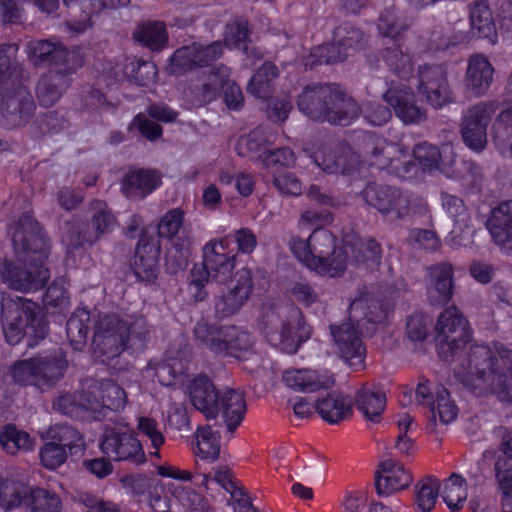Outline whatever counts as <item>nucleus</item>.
Instances as JSON below:
<instances>
[{"label": "nucleus", "mask_w": 512, "mask_h": 512, "mask_svg": "<svg viewBox=\"0 0 512 512\" xmlns=\"http://www.w3.org/2000/svg\"><path fill=\"white\" fill-rule=\"evenodd\" d=\"M493 73L494 68L486 57L472 55L465 76L466 88L477 97L484 95L492 84Z\"/></svg>", "instance_id": "nucleus-35"}, {"label": "nucleus", "mask_w": 512, "mask_h": 512, "mask_svg": "<svg viewBox=\"0 0 512 512\" xmlns=\"http://www.w3.org/2000/svg\"><path fill=\"white\" fill-rule=\"evenodd\" d=\"M453 371L476 396L494 394L501 401L512 402V349L502 344L496 345L495 350L487 345H472Z\"/></svg>", "instance_id": "nucleus-2"}, {"label": "nucleus", "mask_w": 512, "mask_h": 512, "mask_svg": "<svg viewBox=\"0 0 512 512\" xmlns=\"http://www.w3.org/2000/svg\"><path fill=\"white\" fill-rule=\"evenodd\" d=\"M336 352L352 369L359 370L363 367L366 348L360 338L359 331L351 322L340 325H330Z\"/></svg>", "instance_id": "nucleus-23"}, {"label": "nucleus", "mask_w": 512, "mask_h": 512, "mask_svg": "<svg viewBox=\"0 0 512 512\" xmlns=\"http://www.w3.org/2000/svg\"><path fill=\"white\" fill-rule=\"evenodd\" d=\"M194 335L214 354L239 357V352L248 349L247 334L235 326H220L199 321L194 328Z\"/></svg>", "instance_id": "nucleus-14"}, {"label": "nucleus", "mask_w": 512, "mask_h": 512, "mask_svg": "<svg viewBox=\"0 0 512 512\" xmlns=\"http://www.w3.org/2000/svg\"><path fill=\"white\" fill-rule=\"evenodd\" d=\"M1 323L6 342L10 345H16L26 337L27 346L34 347L49 332V322L41 307L13 294L2 295Z\"/></svg>", "instance_id": "nucleus-5"}, {"label": "nucleus", "mask_w": 512, "mask_h": 512, "mask_svg": "<svg viewBox=\"0 0 512 512\" xmlns=\"http://www.w3.org/2000/svg\"><path fill=\"white\" fill-rule=\"evenodd\" d=\"M412 480L411 473L403 465L393 459L384 460L375 474L376 493L380 497H388L406 489Z\"/></svg>", "instance_id": "nucleus-31"}, {"label": "nucleus", "mask_w": 512, "mask_h": 512, "mask_svg": "<svg viewBox=\"0 0 512 512\" xmlns=\"http://www.w3.org/2000/svg\"><path fill=\"white\" fill-rule=\"evenodd\" d=\"M442 154L443 148L440 150L437 146L427 142L419 143L413 149L414 158L422 169L429 173L437 170Z\"/></svg>", "instance_id": "nucleus-59"}, {"label": "nucleus", "mask_w": 512, "mask_h": 512, "mask_svg": "<svg viewBox=\"0 0 512 512\" xmlns=\"http://www.w3.org/2000/svg\"><path fill=\"white\" fill-rule=\"evenodd\" d=\"M436 399L431 402L428 416V429L431 432L437 430V417L443 425H448L456 420L458 408L454 401L450 399L449 391L442 385L435 387Z\"/></svg>", "instance_id": "nucleus-36"}, {"label": "nucleus", "mask_w": 512, "mask_h": 512, "mask_svg": "<svg viewBox=\"0 0 512 512\" xmlns=\"http://www.w3.org/2000/svg\"><path fill=\"white\" fill-rule=\"evenodd\" d=\"M355 403L366 420L379 423L386 406V395L379 388L363 387L357 392Z\"/></svg>", "instance_id": "nucleus-41"}, {"label": "nucleus", "mask_w": 512, "mask_h": 512, "mask_svg": "<svg viewBox=\"0 0 512 512\" xmlns=\"http://www.w3.org/2000/svg\"><path fill=\"white\" fill-rule=\"evenodd\" d=\"M362 195L366 204L391 220H403L410 214V195L395 186L368 184Z\"/></svg>", "instance_id": "nucleus-19"}, {"label": "nucleus", "mask_w": 512, "mask_h": 512, "mask_svg": "<svg viewBox=\"0 0 512 512\" xmlns=\"http://www.w3.org/2000/svg\"><path fill=\"white\" fill-rule=\"evenodd\" d=\"M70 454L52 440L45 442L39 451L41 465L48 470H56L62 466Z\"/></svg>", "instance_id": "nucleus-60"}, {"label": "nucleus", "mask_w": 512, "mask_h": 512, "mask_svg": "<svg viewBox=\"0 0 512 512\" xmlns=\"http://www.w3.org/2000/svg\"><path fill=\"white\" fill-rule=\"evenodd\" d=\"M90 208L92 210L90 219L92 231L83 230L79 223L72 224L66 235L67 253L81 250L85 245H92L101 236L114 231L117 217L105 201L95 199L91 202Z\"/></svg>", "instance_id": "nucleus-13"}, {"label": "nucleus", "mask_w": 512, "mask_h": 512, "mask_svg": "<svg viewBox=\"0 0 512 512\" xmlns=\"http://www.w3.org/2000/svg\"><path fill=\"white\" fill-rule=\"evenodd\" d=\"M440 199L443 209L446 211L448 216L453 219L455 225L450 232L449 241L451 242V245L453 247L464 245L463 238L460 234L463 232L470 234L472 232L470 225L471 218L466 205L458 196L444 191L440 193Z\"/></svg>", "instance_id": "nucleus-34"}, {"label": "nucleus", "mask_w": 512, "mask_h": 512, "mask_svg": "<svg viewBox=\"0 0 512 512\" xmlns=\"http://www.w3.org/2000/svg\"><path fill=\"white\" fill-rule=\"evenodd\" d=\"M416 505L422 512H430L436 503L440 484L433 476L425 477L416 485Z\"/></svg>", "instance_id": "nucleus-56"}, {"label": "nucleus", "mask_w": 512, "mask_h": 512, "mask_svg": "<svg viewBox=\"0 0 512 512\" xmlns=\"http://www.w3.org/2000/svg\"><path fill=\"white\" fill-rule=\"evenodd\" d=\"M26 509L30 512H60L62 501L56 492L43 487L32 486Z\"/></svg>", "instance_id": "nucleus-50"}, {"label": "nucleus", "mask_w": 512, "mask_h": 512, "mask_svg": "<svg viewBox=\"0 0 512 512\" xmlns=\"http://www.w3.org/2000/svg\"><path fill=\"white\" fill-rule=\"evenodd\" d=\"M282 380L288 388L303 393L329 389L335 383L333 374L327 370L320 371L309 368L285 370Z\"/></svg>", "instance_id": "nucleus-30"}, {"label": "nucleus", "mask_w": 512, "mask_h": 512, "mask_svg": "<svg viewBox=\"0 0 512 512\" xmlns=\"http://www.w3.org/2000/svg\"><path fill=\"white\" fill-rule=\"evenodd\" d=\"M69 292L62 279L54 280L46 289L42 302L46 308H64L69 304Z\"/></svg>", "instance_id": "nucleus-63"}, {"label": "nucleus", "mask_w": 512, "mask_h": 512, "mask_svg": "<svg viewBox=\"0 0 512 512\" xmlns=\"http://www.w3.org/2000/svg\"><path fill=\"white\" fill-rule=\"evenodd\" d=\"M222 55L223 44L220 40L207 45L194 42L174 51L169 58V71L173 75H185L199 68L211 66Z\"/></svg>", "instance_id": "nucleus-20"}, {"label": "nucleus", "mask_w": 512, "mask_h": 512, "mask_svg": "<svg viewBox=\"0 0 512 512\" xmlns=\"http://www.w3.org/2000/svg\"><path fill=\"white\" fill-rule=\"evenodd\" d=\"M486 227L502 250L512 251V200L502 201L491 210Z\"/></svg>", "instance_id": "nucleus-32"}, {"label": "nucleus", "mask_w": 512, "mask_h": 512, "mask_svg": "<svg viewBox=\"0 0 512 512\" xmlns=\"http://www.w3.org/2000/svg\"><path fill=\"white\" fill-rule=\"evenodd\" d=\"M454 269L449 262H440L427 267L426 288L431 305L444 306L454 294Z\"/></svg>", "instance_id": "nucleus-27"}, {"label": "nucleus", "mask_w": 512, "mask_h": 512, "mask_svg": "<svg viewBox=\"0 0 512 512\" xmlns=\"http://www.w3.org/2000/svg\"><path fill=\"white\" fill-rule=\"evenodd\" d=\"M258 99H261L258 108L264 112L268 120L275 124L283 123L293 108L291 99L284 94L280 96H270L269 93L260 94Z\"/></svg>", "instance_id": "nucleus-48"}, {"label": "nucleus", "mask_w": 512, "mask_h": 512, "mask_svg": "<svg viewBox=\"0 0 512 512\" xmlns=\"http://www.w3.org/2000/svg\"><path fill=\"white\" fill-rule=\"evenodd\" d=\"M34 443L35 439L29 433L19 430L14 424L5 425L0 432V444L3 450L11 455L19 451H31Z\"/></svg>", "instance_id": "nucleus-49"}, {"label": "nucleus", "mask_w": 512, "mask_h": 512, "mask_svg": "<svg viewBox=\"0 0 512 512\" xmlns=\"http://www.w3.org/2000/svg\"><path fill=\"white\" fill-rule=\"evenodd\" d=\"M30 488L13 477L0 478V508L5 512L26 508Z\"/></svg>", "instance_id": "nucleus-39"}, {"label": "nucleus", "mask_w": 512, "mask_h": 512, "mask_svg": "<svg viewBox=\"0 0 512 512\" xmlns=\"http://www.w3.org/2000/svg\"><path fill=\"white\" fill-rule=\"evenodd\" d=\"M361 153L364 161L379 170L387 171L396 157L403 155L405 147L376 134L367 133L362 137Z\"/></svg>", "instance_id": "nucleus-26"}, {"label": "nucleus", "mask_w": 512, "mask_h": 512, "mask_svg": "<svg viewBox=\"0 0 512 512\" xmlns=\"http://www.w3.org/2000/svg\"><path fill=\"white\" fill-rule=\"evenodd\" d=\"M379 32L386 36L394 38L407 28L398 11L394 8L386 9L378 19Z\"/></svg>", "instance_id": "nucleus-62"}, {"label": "nucleus", "mask_w": 512, "mask_h": 512, "mask_svg": "<svg viewBox=\"0 0 512 512\" xmlns=\"http://www.w3.org/2000/svg\"><path fill=\"white\" fill-rule=\"evenodd\" d=\"M157 76L156 65L152 62L138 59L131 63L129 81L138 86L148 87Z\"/></svg>", "instance_id": "nucleus-61"}, {"label": "nucleus", "mask_w": 512, "mask_h": 512, "mask_svg": "<svg viewBox=\"0 0 512 512\" xmlns=\"http://www.w3.org/2000/svg\"><path fill=\"white\" fill-rule=\"evenodd\" d=\"M497 100L476 103L463 112L460 133L464 144L472 151L482 152L487 146V127L499 109Z\"/></svg>", "instance_id": "nucleus-15"}, {"label": "nucleus", "mask_w": 512, "mask_h": 512, "mask_svg": "<svg viewBox=\"0 0 512 512\" xmlns=\"http://www.w3.org/2000/svg\"><path fill=\"white\" fill-rule=\"evenodd\" d=\"M230 69L226 65L215 66L211 70L210 81L204 84L207 92L223 93V101L229 110L239 111L244 105V95L238 84L229 80Z\"/></svg>", "instance_id": "nucleus-33"}, {"label": "nucleus", "mask_w": 512, "mask_h": 512, "mask_svg": "<svg viewBox=\"0 0 512 512\" xmlns=\"http://www.w3.org/2000/svg\"><path fill=\"white\" fill-rule=\"evenodd\" d=\"M99 446L100 450L114 461H125L136 466L146 462L138 435L128 428L105 427Z\"/></svg>", "instance_id": "nucleus-17"}, {"label": "nucleus", "mask_w": 512, "mask_h": 512, "mask_svg": "<svg viewBox=\"0 0 512 512\" xmlns=\"http://www.w3.org/2000/svg\"><path fill=\"white\" fill-rule=\"evenodd\" d=\"M315 409L323 420L336 424L352 415V400L341 393H330L317 401Z\"/></svg>", "instance_id": "nucleus-37"}, {"label": "nucleus", "mask_w": 512, "mask_h": 512, "mask_svg": "<svg viewBox=\"0 0 512 512\" xmlns=\"http://www.w3.org/2000/svg\"><path fill=\"white\" fill-rule=\"evenodd\" d=\"M311 269L321 275L340 276L346 269L345 242L336 246V237L327 229L315 228L310 234Z\"/></svg>", "instance_id": "nucleus-12"}, {"label": "nucleus", "mask_w": 512, "mask_h": 512, "mask_svg": "<svg viewBox=\"0 0 512 512\" xmlns=\"http://www.w3.org/2000/svg\"><path fill=\"white\" fill-rule=\"evenodd\" d=\"M134 38L151 51H160L168 44V32L161 21H151L138 26Z\"/></svg>", "instance_id": "nucleus-46"}, {"label": "nucleus", "mask_w": 512, "mask_h": 512, "mask_svg": "<svg viewBox=\"0 0 512 512\" xmlns=\"http://www.w3.org/2000/svg\"><path fill=\"white\" fill-rule=\"evenodd\" d=\"M162 185V175L156 169L133 168L121 180V192L128 198L144 199Z\"/></svg>", "instance_id": "nucleus-29"}, {"label": "nucleus", "mask_w": 512, "mask_h": 512, "mask_svg": "<svg viewBox=\"0 0 512 512\" xmlns=\"http://www.w3.org/2000/svg\"><path fill=\"white\" fill-rule=\"evenodd\" d=\"M91 419H110L111 412L124 409L127 397L124 389L111 379L92 380L86 386Z\"/></svg>", "instance_id": "nucleus-18"}, {"label": "nucleus", "mask_w": 512, "mask_h": 512, "mask_svg": "<svg viewBox=\"0 0 512 512\" xmlns=\"http://www.w3.org/2000/svg\"><path fill=\"white\" fill-rule=\"evenodd\" d=\"M470 32L473 37L492 38L496 27L487 0L475 1L470 5Z\"/></svg>", "instance_id": "nucleus-45"}, {"label": "nucleus", "mask_w": 512, "mask_h": 512, "mask_svg": "<svg viewBox=\"0 0 512 512\" xmlns=\"http://www.w3.org/2000/svg\"><path fill=\"white\" fill-rule=\"evenodd\" d=\"M418 92L434 108L453 103L455 95L452 91L446 69L441 65H423L418 70Z\"/></svg>", "instance_id": "nucleus-22"}, {"label": "nucleus", "mask_w": 512, "mask_h": 512, "mask_svg": "<svg viewBox=\"0 0 512 512\" xmlns=\"http://www.w3.org/2000/svg\"><path fill=\"white\" fill-rule=\"evenodd\" d=\"M12 245L22 265L9 260L0 262V277L11 289L35 292L42 289L50 279V270L45 266L50 254V240L33 212L22 213L8 226Z\"/></svg>", "instance_id": "nucleus-1"}, {"label": "nucleus", "mask_w": 512, "mask_h": 512, "mask_svg": "<svg viewBox=\"0 0 512 512\" xmlns=\"http://www.w3.org/2000/svg\"><path fill=\"white\" fill-rule=\"evenodd\" d=\"M27 58L34 67L73 74L79 65L70 64V51L58 40H33L27 44Z\"/></svg>", "instance_id": "nucleus-21"}, {"label": "nucleus", "mask_w": 512, "mask_h": 512, "mask_svg": "<svg viewBox=\"0 0 512 512\" xmlns=\"http://www.w3.org/2000/svg\"><path fill=\"white\" fill-rule=\"evenodd\" d=\"M67 367L63 355H39L17 360L10 366L9 373L19 386L51 387L63 377Z\"/></svg>", "instance_id": "nucleus-10"}, {"label": "nucleus", "mask_w": 512, "mask_h": 512, "mask_svg": "<svg viewBox=\"0 0 512 512\" xmlns=\"http://www.w3.org/2000/svg\"><path fill=\"white\" fill-rule=\"evenodd\" d=\"M301 113L314 121L347 126L357 119L361 110L356 101L337 84H311L297 98Z\"/></svg>", "instance_id": "nucleus-4"}, {"label": "nucleus", "mask_w": 512, "mask_h": 512, "mask_svg": "<svg viewBox=\"0 0 512 512\" xmlns=\"http://www.w3.org/2000/svg\"><path fill=\"white\" fill-rule=\"evenodd\" d=\"M295 327L296 325L290 321L283 323L280 331L267 330V326L265 325L264 329L266 330L265 335L268 343L284 353H296L300 344L305 340L297 338Z\"/></svg>", "instance_id": "nucleus-53"}, {"label": "nucleus", "mask_w": 512, "mask_h": 512, "mask_svg": "<svg viewBox=\"0 0 512 512\" xmlns=\"http://www.w3.org/2000/svg\"><path fill=\"white\" fill-rule=\"evenodd\" d=\"M48 439L60 445L70 456H81L85 449L83 435L76 428L67 424H55L47 431Z\"/></svg>", "instance_id": "nucleus-43"}, {"label": "nucleus", "mask_w": 512, "mask_h": 512, "mask_svg": "<svg viewBox=\"0 0 512 512\" xmlns=\"http://www.w3.org/2000/svg\"><path fill=\"white\" fill-rule=\"evenodd\" d=\"M314 163L329 174L345 173L348 170L345 159L336 153H327L326 149L317 151L313 155Z\"/></svg>", "instance_id": "nucleus-64"}, {"label": "nucleus", "mask_w": 512, "mask_h": 512, "mask_svg": "<svg viewBox=\"0 0 512 512\" xmlns=\"http://www.w3.org/2000/svg\"><path fill=\"white\" fill-rule=\"evenodd\" d=\"M382 59L387 67L399 78L407 79L413 73V62L409 54L405 53L395 42L382 51Z\"/></svg>", "instance_id": "nucleus-52"}, {"label": "nucleus", "mask_w": 512, "mask_h": 512, "mask_svg": "<svg viewBox=\"0 0 512 512\" xmlns=\"http://www.w3.org/2000/svg\"><path fill=\"white\" fill-rule=\"evenodd\" d=\"M383 98L404 124H419L426 120V111L417 104L415 94L409 87H390Z\"/></svg>", "instance_id": "nucleus-28"}, {"label": "nucleus", "mask_w": 512, "mask_h": 512, "mask_svg": "<svg viewBox=\"0 0 512 512\" xmlns=\"http://www.w3.org/2000/svg\"><path fill=\"white\" fill-rule=\"evenodd\" d=\"M68 75L64 72L49 70L40 77L36 86V96L40 106L48 108L57 102L66 86L65 80Z\"/></svg>", "instance_id": "nucleus-42"}, {"label": "nucleus", "mask_w": 512, "mask_h": 512, "mask_svg": "<svg viewBox=\"0 0 512 512\" xmlns=\"http://www.w3.org/2000/svg\"><path fill=\"white\" fill-rule=\"evenodd\" d=\"M494 473L498 489L501 491L502 507L512 508V459L507 456H497Z\"/></svg>", "instance_id": "nucleus-55"}, {"label": "nucleus", "mask_w": 512, "mask_h": 512, "mask_svg": "<svg viewBox=\"0 0 512 512\" xmlns=\"http://www.w3.org/2000/svg\"><path fill=\"white\" fill-rule=\"evenodd\" d=\"M345 253L346 263L352 260L357 263L371 262L372 265H379L382 258L380 244L374 239L345 240Z\"/></svg>", "instance_id": "nucleus-47"}, {"label": "nucleus", "mask_w": 512, "mask_h": 512, "mask_svg": "<svg viewBox=\"0 0 512 512\" xmlns=\"http://www.w3.org/2000/svg\"><path fill=\"white\" fill-rule=\"evenodd\" d=\"M92 322V314L86 308H77L69 317L66 334L73 350L82 351L86 347Z\"/></svg>", "instance_id": "nucleus-38"}, {"label": "nucleus", "mask_w": 512, "mask_h": 512, "mask_svg": "<svg viewBox=\"0 0 512 512\" xmlns=\"http://www.w3.org/2000/svg\"><path fill=\"white\" fill-rule=\"evenodd\" d=\"M202 252V264H195L191 270V285L201 290L210 279L217 283H226L228 279H232L237 251L231 235L210 240L204 245Z\"/></svg>", "instance_id": "nucleus-9"}, {"label": "nucleus", "mask_w": 512, "mask_h": 512, "mask_svg": "<svg viewBox=\"0 0 512 512\" xmlns=\"http://www.w3.org/2000/svg\"><path fill=\"white\" fill-rule=\"evenodd\" d=\"M220 453V432L212 426L199 427L196 432L195 454L203 460L215 461Z\"/></svg>", "instance_id": "nucleus-51"}, {"label": "nucleus", "mask_w": 512, "mask_h": 512, "mask_svg": "<svg viewBox=\"0 0 512 512\" xmlns=\"http://www.w3.org/2000/svg\"><path fill=\"white\" fill-rule=\"evenodd\" d=\"M249 24L244 18L237 17L225 26L223 49L227 46L229 49L239 48L245 44L249 37Z\"/></svg>", "instance_id": "nucleus-58"}, {"label": "nucleus", "mask_w": 512, "mask_h": 512, "mask_svg": "<svg viewBox=\"0 0 512 512\" xmlns=\"http://www.w3.org/2000/svg\"><path fill=\"white\" fill-rule=\"evenodd\" d=\"M436 345L440 358L444 361H454L457 357L458 365L466 356L469 350L460 356V350L470 340L468 322L456 306L444 310L436 325Z\"/></svg>", "instance_id": "nucleus-11"}, {"label": "nucleus", "mask_w": 512, "mask_h": 512, "mask_svg": "<svg viewBox=\"0 0 512 512\" xmlns=\"http://www.w3.org/2000/svg\"><path fill=\"white\" fill-rule=\"evenodd\" d=\"M440 489L441 496L451 511H458L463 507L467 499V488L466 481L461 475L453 473L443 482Z\"/></svg>", "instance_id": "nucleus-54"}, {"label": "nucleus", "mask_w": 512, "mask_h": 512, "mask_svg": "<svg viewBox=\"0 0 512 512\" xmlns=\"http://www.w3.org/2000/svg\"><path fill=\"white\" fill-rule=\"evenodd\" d=\"M63 3L67 8L77 5L82 10L84 14L83 19L78 23L77 27L71 26L72 29L81 33L92 26L91 18L93 15L100 13L104 9H116L126 6L130 3V0H63Z\"/></svg>", "instance_id": "nucleus-44"}, {"label": "nucleus", "mask_w": 512, "mask_h": 512, "mask_svg": "<svg viewBox=\"0 0 512 512\" xmlns=\"http://www.w3.org/2000/svg\"><path fill=\"white\" fill-rule=\"evenodd\" d=\"M353 307L361 308L364 314V318L362 320L365 319L371 324L382 323L387 319L391 312V306L388 302L374 298L361 299L354 303Z\"/></svg>", "instance_id": "nucleus-57"}, {"label": "nucleus", "mask_w": 512, "mask_h": 512, "mask_svg": "<svg viewBox=\"0 0 512 512\" xmlns=\"http://www.w3.org/2000/svg\"><path fill=\"white\" fill-rule=\"evenodd\" d=\"M253 290L251 271L242 268L236 272L227 284V292L215 302L216 314L220 318L229 317L238 312L249 299Z\"/></svg>", "instance_id": "nucleus-24"}, {"label": "nucleus", "mask_w": 512, "mask_h": 512, "mask_svg": "<svg viewBox=\"0 0 512 512\" xmlns=\"http://www.w3.org/2000/svg\"><path fill=\"white\" fill-rule=\"evenodd\" d=\"M157 473L164 478L192 481L199 487H205L206 490H209L212 485H217L223 490V496L226 498L228 505L233 507V512H256L252 498L246 488L227 465L217 466L214 469L213 475H211V473L192 474L188 470H181L173 465L162 464L157 467Z\"/></svg>", "instance_id": "nucleus-8"}, {"label": "nucleus", "mask_w": 512, "mask_h": 512, "mask_svg": "<svg viewBox=\"0 0 512 512\" xmlns=\"http://www.w3.org/2000/svg\"><path fill=\"white\" fill-rule=\"evenodd\" d=\"M184 218L181 208H173L160 218L157 235H151L144 229L141 231L131 261V269L139 281L149 284L156 281L161 255L160 238L174 240L183 226Z\"/></svg>", "instance_id": "nucleus-7"}, {"label": "nucleus", "mask_w": 512, "mask_h": 512, "mask_svg": "<svg viewBox=\"0 0 512 512\" xmlns=\"http://www.w3.org/2000/svg\"><path fill=\"white\" fill-rule=\"evenodd\" d=\"M86 388L81 392L62 393L53 400V410L72 419L84 420L91 418L90 404L87 401Z\"/></svg>", "instance_id": "nucleus-40"}, {"label": "nucleus", "mask_w": 512, "mask_h": 512, "mask_svg": "<svg viewBox=\"0 0 512 512\" xmlns=\"http://www.w3.org/2000/svg\"><path fill=\"white\" fill-rule=\"evenodd\" d=\"M36 104L28 87L18 81L3 92L0 100V126L13 130L26 126L33 118Z\"/></svg>", "instance_id": "nucleus-16"}, {"label": "nucleus", "mask_w": 512, "mask_h": 512, "mask_svg": "<svg viewBox=\"0 0 512 512\" xmlns=\"http://www.w3.org/2000/svg\"><path fill=\"white\" fill-rule=\"evenodd\" d=\"M364 45V33L350 23H343L333 33V43L321 47V56L326 64L344 61Z\"/></svg>", "instance_id": "nucleus-25"}, {"label": "nucleus", "mask_w": 512, "mask_h": 512, "mask_svg": "<svg viewBox=\"0 0 512 512\" xmlns=\"http://www.w3.org/2000/svg\"><path fill=\"white\" fill-rule=\"evenodd\" d=\"M188 393L194 408L207 418L215 419L221 414L229 432H233L244 419L246 402L243 393L232 388L220 393L205 374H199L190 381Z\"/></svg>", "instance_id": "nucleus-6"}, {"label": "nucleus", "mask_w": 512, "mask_h": 512, "mask_svg": "<svg viewBox=\"0 0 512 512\" xmlns=\"http://www.w3.org/2000/svg\"><path fill=\"white\" fill-rule=\"evenodd\" d=\"M149 341L150 330L145 321L128 324L118 315H104L94 323L92 353L101 364L123 371L128 365L123 353L134 355L143 352Z\"/></svg>", "instance_id": "nucleus-3"}]
</instances>
